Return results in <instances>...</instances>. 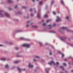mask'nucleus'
Here are the masks:
<instances>
[{
	"instance_id": "1",
	"label": "nucleus",
	"mask_w": 73,
	"mask_h": 73,
	"mask_svg": "<svg viewBox=\"0 0 73 73\" xmlns=\"http://www.w3.org/2000/svg\"><path fill=\"white\" fill-rule=\"evenodd\" d=\"M30 44H28L27 43L23 44L22 46L23 47H26L27 48H29L30 46Z\"/></svg>"
},
{
	"instance_id": "2",
	"label": "nucleus",
	"mask_w": 73,
	"mask_h": 73,
	"mask_svg": "<svg viewBox=\"0 0 73 73\" xmlns=\"http://www.w3.org/2000/svg\"><path fill=\"white\" fill-rule=\"evenodd\" d=\"M40 10H39V11H38V14H37V16L39 19L40 18Z\"/></svg>"
},
{
	"instance_id": "3",
	"label": "nucleus",
	"mask_w": 73,
	"mask_h": 73,
	"mask_svg": "<svg viewBox=\"0 0 73 73\" xmlns=\"http://www.w3.org/2000/svg\"><path fill=\"white\" fill-rule=\"evenodd\" d=\"M56 17L57 18V19H56V21L57 22H58V21H61V19H60V18H59L58 16H57Z\"/></svg>"
},
{
	"instance_id": "4",
	"label": "nucleus",
	"mask_w": 73,
	"mask_h": 73,
	"mask_svg": "<svg viewBox=\"0 0 73 73\" xmlns=\"http://www.w3.org/2000/svg\"><path fill=\"white\" fill-rule=\"evenodd\" d=\"M52 63H53V64L54 65H55V63L53 61H51V62H48V64H49L50 65H51L52 64Z\"/></svg>"
},
{
	"instance_id": "5",
	"label": "nucleus",
	"mask_w": 73,
	"mask_h": 73,
	"mask_svg": "<svg viewBox=\"0 0 73 73\" xmlns=\"http://www.w3.org/2000/svg\"><path fill=\"white\" fill-rule=\"evenodd\" d=\"M3 12V11H2L1 10H0V15L1 16V17H4V16H3V15L2 14V13Z\"/></svg>"
},
{
	"instance_id": "6",
	"label": "nucleus",
	"mask_w": 73,
	"mask_h": 73,
	"mask_svg": "<svg viewBox=\"0 0 73 73\" xmlns=\"http://www.w3.org/2000/svg\"><path fill=\"white\" fill-rule=\"evenodd\" d=\"M68 28L67 27H61L60 29H63V30H64V29H67Z\"/></svg>"
},
{
	"instance_id": "7",
	"label": "nucleus",
	"mask_w": 73,
	"mask_h": 73,
	"mask_svg": "<svg viewBox=\"0 0 73 73\" xmlns=\"http://www.w3.org/2000/svg\"><path fill=\"white\" fill-rule=\"evenodd\" d=\"M50 70V68H46V73H48V71H49Z\"/></svg>"
},
{
	"instance_id": "8",
	"label": "nucleus",
	"mask_w": 73,
	"mask_h": 73,
	"mask_svg": "<svg viewBox=\"0 0 73 73\" xmlns=\"http://www.w3.org/2000/svg\"><path fill=\"white\" fill-rule=\"evenodd\" d=\"M5 15H6V16H7V17H9L10 15L8 13H5Z\"/></svg>"
},
{
	"instance_id": "9",
	"label": "nucleus",
	"mask_w": 73,
	"mask_h": 73,
	"mask_svg": "<svg viewBox=\"0 0 73 73\" xmlns=\"http://www.w3.org/2000/svg\"><path fill=\"white\" fill-rule=\"evenodd\" d=\"M33 65H31V63H29V67L32 68L33 67Z\"/></svg>"
},
{
	"instance_id": "10",
	"label": "nucleus",
	"mask_w": 73,
	"mask_h": 73,
	"mask_svg": "<svg viewBox=\"0 0 73 73\" xmlns=\"http://www.w3.org/2000/svg\"><path fill=\"white\" fill-rule=\"evenodd\" d=\"M6 60V58H3L1 59V60L5 61Z\"/></svg>"
},
{
	"instance_id": "11",
	"label": "nucleus",
	"mask_w": 73,
	"mask_h": 73,
	"mask_svg": "<svg viewBox=\"0 0 73 73\" xmlns=\"http://www.w3.org/2000/svg\"><path fill=\"white\" fill-rule=\"evenodd\" d=\"M47 27H49V29H50L52 27V26L50 25H48V26H47Z\"/></svg>"
},
{
	"instance_id": "12",
	"label": "nucleus",
	"mask_w": 73,
	"mask_h": 73,
	"mask_svg": "<svg viewBox=\"0 0 73 73\" xmlns=\"http://www.w3.org/2000/svg\"><path fill=\"white\" fill-rule=\"evenodd\" d=\"M48 17V16L47 15H45L44 16V17Z\"/></svg>"
},
{
	"instance_id": "13",
	"label": "nucleus",
	"mask_w": 73,
	"mask_h": 73,
	"mask_svg": "<svg viewBox=\"0 0 73 73\" xmlns=\"http://www.w3.org/2000/svg\"><path fill=\"white\" fill-rule=\"evenodd\" d=\"M67 32H71V31L70 30L67 29Z\"/></svg>"
},
{
	"instance_id": "14",
	"label": "nucleus",
	"mask_w": 73,
	"mask_h": 73,
	"mask_svg": "<svg viewBox=\"0 0 73 73\" xmlns=\"http://www.w3.org/2000/svg\"><path fill=\"white\" fill-rule=\"evenodd\" d=\"M61 3L62 5H64V2L62 0H61Z\"/></svg>"
},
{
	"instance_id": "15",
	"label": "nucleus",
	"mask_w": 73,
	"mask_h": 73,
	"mask_svg": "<svg viewBox=\"0 0 73 73\" xmlns=\"http://www.w3.org/2000/svg\"><path fill=\"white\" fill-rule=\"evenodd\" d=\"M5 67H6V68H9V66H8V64H7V65H6L5 66Z\"/></svg>"
},
{
	"instance_id": "16",
	"label": "nucleus",
	"mask_w": 73,
	"mask_h": 73,
	"mask_svg": "<svg viewBox=\"0 0 73 73\" xmlns=\"http://www.w3.org/2000/svg\"><path fill=\"white\" fill-rule=\"evenodd\" d=\"M17 68H18V69L19 70V71H21V68H19L18 67Z\"/></svg>"
},
{
	"instance_id": "17",
	"label": "nucleus",
	"mask_w": 73,
	"mask_h": 73,
	"mask_svg": "<svg viewBox=\"0 0 73 73\" xmlns=\"http://www.w3.org/2000/svg\"><path fill=\"white\" fill-rule=\"evenodd\" d=\"M22 8H23L24 9H26L27 8V7L25 6H23L22 7Z\"/></svg>"
},
{
	"instance_id": "18",
	"label": "nucleus",
	"mask_w": 73,
	"mask_h": 73,
	"mask_svg": "<svg viewBox=\"0 0 73 73\" xmlns=\"http://www.w3.org/2000/svg\"><path fill=\"white\" fill-rule=\"evenodd\" d=\"M21 40H24L25 39V38L23 37H22L21 38Z\"/></svg>"
},
{
	"instance_id": "19",
	"label": "nucleus",
	"mask_w": 73,
	"mask_h": 73,
	"mask_svg": "<svg viewBox=\"0 0 73 73\" xmlns=\"http://www.w3.org/2000/svg\"><path fill=\"white\" fill-rule=\"evenodd\" d=\"M60 39L62 41H64L65 40L64 39H63L62 38H60Z\"/></svg>"
},
{
	"instance_id": "20",
	"label": "nucleus",
	"mask_w": 73,
	"mask_h": 73,
	"mask_svg": "<svg viewBox=\"0 0 73 73\" xmlns=\"http://www.w3.org/2000/svg\"><path fill=\"white\" fill-rule=\"evenodd\" d=\"M51 21V20L50 19L47 20V23H48V22H49V21Z\"/></svg>"
},
{
	"instance_id": "21",
	"label": "nucleus",
	"mask_w": 73,
	"mask_h": 73,
	"mask_svg": "<svg viewBox=\"0 0 73 73\" xmlns=\"http://www.w3.org/2000/svg\"><path fill=\"white\" fill-rule=\"evenodd\" d=\"M69 17L68 16L66 17V19H67V20H68V19H69Z\"/></svg>"
},
{
	"instance_id": "22",
	"label": "nucleus",
	"mask_w": 73,
	"mask_h": 73,
	"mask_svg": "<svg viewBox=\"0 0 73 73\" xmlns=\"http://www.w3.org/2000/svg\"><path fill=\"white\" fill-rule=\"evenodd\" d=\"M39 44L41 46L42 45V44L41 42H39Z\"/></svg>"
},
{
	"instance_id": "23",
	"label": "nucleus",
	"mask_w": 73,
	"mask_h": 73,
	"mask_svg": "<svg viewBox=\"0 0 73 73\" xmlns=\"http://www.w3.org/2000/svg\"><path fill=\"white\" fill-rule=\"evenodd\" d=\"M35 58H40V57L39 56H35Z\"/></svg>"
},
{
	"instance_id": "24",
	"label": "nucleus",
	"mask_w": 73,
	"mask_h": 73,
	"mask_svg": "<svg viewBox=\"0 0 73 73\" xmlns=\"http://www.w3.org/2000/svg\"><path fill=\"white\" fill-rule=\"evenodd\" d=\"M12 2V1L11 0H8V2L9 3H11Z\"/></svg>"
},
{
	"instance_id": "25",
	"label": "nucleus",
	"mask_w": 73,
	"mask_h": 73,
	"mask_svg": "<svg viewBox=\"0 0 73 73\" xmlns=\"http://www.w3.org/2000/svg\"><path fill=\"white\" fill-rule=\"evenodd\" d=\"M43 3V1H42L41 2H40V3H39V4H40V5H41Z\"/></svg>"
},
{
	"instance_id": "26",
	"label": "nucleus",
	"mask_w": 73,
	"mask_h": 73,
	"mask_svg": "<svg viewBox=\"0 0 73 73\" xmlns=\"http://www.w3.org/2000/svg\"><path fill=\"white\" fill-rule=\"evenodd\" d=\"M19 62L18 61H15V63L17 64Z\"/></svg>"
},
{
	"instance_id": "27",
	"label": "nucleus",
	"mask_w": 73,
	"mask_h": 73,
	"mask_svg": "<svg viewBox=\"0 0 73 73\" xmlns=\"http://www.w3.org/2000/svg\"><path fill=\"white\" fill-rule=\"evenodd\" d=\"M64 54H62V58H63V57H64Z\"/></svg>"
},
{
	"instance_id": "28",
	"label": "nucleus",
	"mask_w": 73,
	"mask_h": 73,
	"mask_svg": "<svg viewBox=\"0 0 73 73\" xmlns=\"http://www.w3.org/2000/svg\"><path fill=\"white\" fill-rule=\"evenodd\" d=\"M53 13L54 14V15H56V13L55 12H53Z\"/></svg>"
},
{
	"instance_id": "29",
	"label": "nucleus",
	"mask_w": 73,
	"mask_h": 73,
	"mask_svg": "<svg viewBox=\"0 0 73 73\" xmlns=\"http://www.w3.org/2000/svg\"><path fill=\"white\" fill-rule=\"evenodd\" d=\"M46 23H44L42 25L43 26H44L46 25Z\"/></svg>"
},
{
	"instance_id": "30",
	"label": "nucleus",
	"mask_w": 73,
	"mask_h": 73,
	"mask_svg": "<svg viewBox=\"0 0 73 73\" xmlns=\"http://www.w3.org/2000/svg\"><path fill=\"white\" fill-rule=\"evenodd\" d=\"M33 11V9H30V12H31V11Z\"/></svg>"
},
{
	"instance_id": "31",
	"label": "nucleus",
	"mask_w": 73,
	"mask_h": 73,
	"mask_svg": "<svg viewBox=\"0 0 73 73\" xmlns=\"http://www.w3.org/2000/svg\"><path fill=\"white\" fill-rule=\"evenodd\" d=\"M50 32L52 33H54V31H50Z\"/></svg>"
},
{
	"instance_id": "32",
	"label": "nucleus",
	"mask_w": 73,
	"mask_h": 73,
	"mask_svg": "<svg viewBox=\"0 0 73 73\" xmlns=\"http://www.w3.org/2000/svg\"><path fill=\"white\" fill-rule=\"evenodd\" d=\"M62 68V70H65V69L64 68V67H63Z\"/></svg>"
},
{
	"instance_id": "33",
	"label": "nucleus",
	"mask_w": 73,
	"mask_h": 73,
	"mask_svg": "<svg viewBox=\"0 0 73 73\" xmlns=\"http://www.w3.org/2000/svg\"><path fill=\"white\" fill-rule=\"evenodd\" d=\"M67 60V59H66V58H65V59H64V61H66Z\"/></svg>"
},
{
	"instance_id": "34",
	"label": "nucleus",
	"mask_w": 73,
	"mask_h": 73,
	"mask_svg": "<svg viewBox=\"0 0 73 73\" xmlns=\"http://www.w3.org/2000/svg\"><path fill=\"white\" fill-rule=\"evenodd\" d=\"M56 64L57 65H58L59 64V63L58 62H56Z\"/></svg>"
},
{
	"instance_id": "35",
	"label": "nucleus",
	"mask_w": 73,
	"mask_h": 73,
	"mask_svg": "<svg viewBox=\"0 0 73 73\" xmlns=\"http://www.w3.org/2000/svg\"><path fill=\"white\" fill-rule=\"evenodd\" d=\"M63 66H60V68H63Z\"/></svg>"
},
{
	"instance_id": "36",
	"label": "nucleus",
	"mask_w": 73,
	"mask_h": 73,
	"mask_svg": "<svg viewBox=\"0 0 73 73\" xmlns=\"http://www.w3.org/2000/svg\"><path fill=\"white\" fill-rule=\"evenodd\" d=\"M3 46V45L0 44V47Z\"/></svg>"
},
{
	"instance_id": "37",
	"label": "nucleus",
	"mask_w": 73,
	"mask_h": 73,
	"mask_svg": "<svg viewBox=\"0 0 73 73\" xmlns=\"http://www.w3.org/2000/svg\"><path fill=\"white\" fill-rule=\"evenodd\" d=\"M16 49H17V50H18L19 49V48H18L17 47H16Z\"/></svg>"
},
{
	"instance_id": "38",
	"label": "nucleus",
	"mask_w": 73,
	"mask_h": 73,
	"mask_svg": "<svg viewBox=\"0 0 73 73\" xmlns=\"http://www.w3.org/2000/svg\"><path fill=\"white\" fill-rule=\"evenodd\" d=\"M33 14H31V16H33Z\"/></svg>"
},
{
	"instance_id": "39",
	"label": "nucleus",
	"mask_w": 73,
	"mask_h": 73,
	"mask_svg": "<svg viewBox=\"0 0 73 73\" xmlns=\"http://www.w3.org/2000/svg\"><path fill=\"white\" fill-rule=\"evenodd\" d=\"M56 24L54 23V24L53 26L54 27H55V26H56Z\"/></svg>"
},
{
	"instance_id": "40",
	"label": "nucleus",
	"mask_w": 73,
	"mask_h": 73,
	"mask_svg": "<svg viewBox=\"0 0 73 73\" xmlns=\"http://www.w3.org/2000/svg\"><path fill=\"white\" fill-rule=\"evenodd\" d=\"M17 7H18V6L17 5H16L15 7V8H17Z\"/></svg>"
},
{
	"instance_id": "41",
	"label": "nucleus",
	"mask_w": 73,
	"mask_h": 73,
	"mask_svg": "<svg viewBox=\"0 0 73 73\" xmlns=\"http://www.w3.org/2000/svg\"><path fill=\"white\" fill-rule=\"evenodd\" d=\"M63 64L64 65H65H65H66V63H64Z\"/></svg>"
},
{
	"instance_id": "42",
	"label": "nucleus",
	"mask_w": 73,
	"mask_h": 73,
	"mask_svg": "<svg viewBox=\"0 0 73 73\" xmlns=\"http://www.w3.org/2000/svg\"><path fill=\"white\" fill-rule=\"evenodd\" d=\"M54 3V1H52V2H51V4H52L53 3Z\"/></svg>"
},
{
	"instance_id": "43",
	"label": "nucleus",
	"mask_w": 73,
	"mask_h": 73,
	"mask_svg": "<svg viewBox=\"0 0 73 73\" xmlns=\"http://www.w3.org/2000/svg\"><path fill=\"white\" fill-rule=\"evenodd\" d=\"M30 21H28L27 22V24H28V23H30Z\"/></svg>"
},
{
	"instance_id": "44",
	"label": "nucleus",
	"mask_w": 73,
	"mask_h": 73,
	"mask_svg": "<svg viewBox=\"0 0 73 73\" xmlns=\"http://www.w3.org/2000/svg\"><path fill=\"white\" fill-rule=\"evenodd\" d=\"M33 27H34V28H37V26H34Z\"/></svg>"
},
{
	"instance_id": "45",
	"label": "nucleus",
	"mask_w": 73,
	"mask_h": 73,
	"mask_svg": "<svg viewBox=\"0 0 73 73\" xmlns=\"http://www.w3.org/2000/svg\"><path fill=\"white\" fill-rule=\"evenodd\" d=\"M11 9H12L10 8H9V10H11Z\"/></svg>"
},
{
	"instance_id": "46",
	"label": "nucleus",
	"mask_w": 73,
	"mask_h": 73,
	"mask_svg": "<svg viewBox=\"0 0 73 73\" xmlns=\"http://www.w3.org/2000/svg\"><path fill=\"white\" fill-rule=\"evenodd\" d=\"M34 61H36V59H34Z\"/></svg>"
},
{
	"instance_id": "47",
	"label": "nucleus",
	"mask_w": 73,
	"mask_h": 73,
	"mask_svg": "<svg viewBox=\"0 0 73 73\" xmlns=\"http://www.w3.org/2000/svg\"><path fill=\"white\" fill-rule=\"evenodd\" d=\"M27 27H29V25H27Z\"/></svg>"
},
{
	"instance_id": "48",
	"label": "nucleus",
	"mask_w": 73,
	"mask_h": 73,
	"mask_svg": "<svg viewBox=\"0 0 73 73\" xmlns=\"http://www.w3.org/2000/svg\"><path fill=\"white\" fill-rule=\"evenodd\" d=\"M50 55H52V53H50Z\"/></svg>"
},
{
	"instance_id": "49",
	"label": "nucleus",
	"mask_w": 73,
	"mask_h": 73,
	"mask_svg": "<svg viewBox=\"0 0 73 73\" xmlns=\"http://www.w3.org/2000/svg\"><path fill=\"white\" fill-rule=\"evenodd\" d=\"M65 72H66V73H68V72L67 71H66Z\"/></svg>"
},
{
	"instance_id": "50",
	"label": "nucleus",
	"mask_w": 73,
	"mask_h": 73,
	"mask_svg": "<svg viewBox=\"0 0 73 73\" xmlns=\"http://www.w3.org/2000/svg\"><path fill=\"white\" fill-rule=\"evenodd\" d=\"M58 53H59V54H61V52H60V51H59V52H58Z\"/></svg>"
},
{
	"instance_id": "51",
	"label": "nucleus",
	"mask_w": 73,
	"mask_h": 73,
	"mask_svg": "<svg viewBox=\"0 0 73 73\" xmlns=\"http://www.w3.org/2000/svg\"><path fill=\"white\" fill-rule=\"evenodd\" d=\"M23 71H25V69H24L23 70Z\"/></svg>"
},
{
	"instance_id": "52",
	"label": "nucleus",
	"mask_w": 73,
	"mask_h": 73,
	"mask_svg": "<svg viewBox=\"0 0 73 73\" xmlns=\"http://www.w3.org/2000/svg\"><path fill=\"white\" fill-rule=\"evenodd\" d=\"M10 44L12 45V44H13V43H10Z\"/></svg>"
},
{
	"instance_id": "53",
	"label": "nucleus",
	"mask_w": 73,
	"mask_h": 73,
	"mask_svg": "<svg viewBox=\"0 0 73 73\" xmlns=\"http://www.w3.org/2000/svg\"><path fill=\"white\" fill-rule=\"evenodd\" d=\"M57 13H60V12L59 11H57Z\"/></svg>"
},
{
	"instance_id": "54",
	"label": "nucleus",
	"mask_w": 73,
	"mask_h": 73,
	"mask_svg": "<svg viewBox=\"0 0 73 73\" xmlns=\"http://www.w3.org/2000/svg\"><path fill=\"white\" fill-rule=\"evenodd\" d=\"M21 31V30H19V31L18 32H20Z\"/></svg>"
},
{
	"instance_id": "55",
	"label": "nucleus",
	"mask_w": 73,
	"mask_h": 73,
	"mask_svg": "<svg viewBox=\"0 0 73 73\" xmlns=\"http://www.w3.org/2000/svg\"><path fill=\"white\" fill-rule=\"evenodd\" d=\"M68 64H69V65H70V62H68Z\"/></svg>"
},
{
	"instance_id": "56",
	"label": "nucleus",
	"mask_w": 73,
	"mask_h": 73,
	"mask_svg": "<svg viewBox=\"0 0 73 73\" xmlns=\"http://www.w3.org/2000/svg\"><path fill=\"white\" fill-rule=\"evenodd\" d=\"M48 44V43H46V45H47Z\"/></svg>"
},
{
	"instance_id": "57",
	"label": "nucleus",
	"mask_w": 73,
	"mask_h": 73,
	"mask_svg": "<svg viewBox=\"0 0 73 73\" xmlns=\"http://www.w3.org/2000/svg\"><path fill=\"white\" fill-rule=\"evenodd\" d=\"M42 22H43L44 21V20H42Z\"/></svg>"
},
{
	"instance_id": "58",
	"label": "nucleus",
	"mask_w": 73,
	"mask_h": 73,
	"mask_svg": "<svg viewBox=\"0 0 73 73\" xmlns=\"http://www.w3.org/2000/svg\"><path fill=\"white\" fill-rule=\"evenodd\" d=\"M71 72H73V70H71Z\"/></svg>"
},
{
	"instance_id": "59",
	"label": "nucleus",
	"mask_w": 73,
	"mask_h": 73,
	"mask_svg": "<svg viewBox=\"0 0 73 73\" xmlns=\"http://www.w3.org/2000/svg\"><path fill=\"white\" fill-rule=\"evenodd\" d=\"M33 2H35V0H33Z\"/></svg>"
},
{
	"instance_id": "60",
	"label": "nucleus",
	"mask_w": 73,
	"mask_h": 73,
	"mask_svg": "<svg viewBox=\"0 0 73 73\" xmlns=\"http://www.w3.org/2000/svg\"><path fill=\"white\" fill-rule=\"evenodd\" d=\"M27 19H28V18H29V17H27Z\"/></svg>"
},
{
	"instance_id": "61",
	"label": "nucleus",
	"mask_w": 73,
	"mask_h": 73,
	"mask_svg": "<svg viewBox=\"0 0 73 73\" xmlns=\"http://www.w3.org/2000/svg\"><path fill=\"white\" fill-rule=\"evenodd\" d=\"M71 46H73V45H71Z\"/></svg>"
},
{
	"instance_id": "62",
	"label": "nucleus",
	"mask_w": 73,
	"mask_h": 73,
	"mask_svg": "<svg viewBox=\"0 0 73 73\" xmlns=\"http://www.w3.org/2000/svg\"><path fill=\"white\" fill-rule=\"evenodd\" d=\"M21 56H18V57H21Z\"/></svg>"
},
{
	"instance_id": "63",
	"label": "nucleus",
	"mask_w": 73,
	"mask_h": 73,
	"mask_svg": "<svg viewBox=\"0 0 73 73\" xmlns=\"http://www.w3.org/2000/svg\"><path fill=\"white\" fill-rule=\"evenodd\" d=\"M38 67H36V69H38Z\"/></svg>"
},
{
	"instance_id": "64",
	"label": "nucleus",
	"mask_w": 73,
	"mask_h": 73,
	"mask_svg": "<svg viewBox=\"0 0 73 73\" xmlns=\"http://www.w3.org/2000/svg\"><path fill=\"white\" fill-rule=\"evenodd\" d=\"M70 58H71V56H70Z\"/></svg>"
}]
</instances>
